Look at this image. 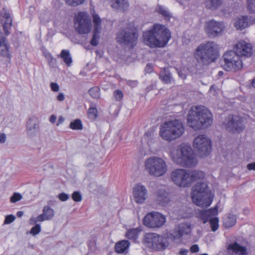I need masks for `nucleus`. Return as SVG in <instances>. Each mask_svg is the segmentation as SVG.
Masks as SVG:
<instances>
[{
	"label": "nucleus",
	"instance_id": "nucleus-1",
	"mask_svg": "<svg viewBox=\"0 0 255 255\" xmlns=\"http://www.w3.org/2000/svg\"><path fill=\"white\" fill-rule=\"evenodd\" d=\"M213 115L204 106H193L187 116V125L194 130L206 129L213 124Z\"/></svg>",
	"mask_w": 255,
	"mask_h": 255
},
{
	"label": "nucleus",
	"instance_id": "nucleus-2",
	"mask_svg": "<svg viewBox=\"0 0 255 255\" xmlns=\"http://www.w3.org/2000/svg\"><path fill=\"white\" fill-rule=\"evenodd\" d=\"M171 38L170 31L163 25L155 24L152 29L143 32V42L151 48L165 46Z\"/></svg>",
	"mask_w": 255,
	"mask_h": 255
},
{
	"label": "nucleus",
	"instance_id": "nucleus-3",
	"mask_svg": "<svg viewBox=\"0 0 255 255\" xmlns=\"http://www.w3.org/2000/svg\"><path fill=\"white\" fill-rule=\"evenodd\" d=\"M218 56V45L214 41L200 44L194 52V58L201 65H208L214 62Z\"/></svg>",
	"mask_w": 255,
	"mask_h": 255
},
{
	"label": "nucleus",
	"instance_id": "nucleus-4",
	"mask_svg": "<svg viewBox=\"0 0 255 255\" xmlns=\"http://www.w3.org/2000/svg\"><path fill=\"white\" fill-rule=\"evenodd\" d=\"M170 157L174 163L185 167H192L197 163L191 148L185 144L172 148Z\"/></svg>",
	"mask_w": 255,
	"mask_h": 255
},
{
	"label": "nucleus",
	"instance_id": "nucleus-5",
	"mask_svg": "<svg viewBox=\"0 0 255 255\" xmlns=\"http://www.w3.org/2000/svg\"><path fill=\"white\" fill-rule=\"evenodd\" d=\"M204 177V173L199 170L176 169L171 173V178L174 184L183 188L190 187L194 182Z\"/></svg>",
	"mask_w": 255,
	"mask_h": 255
},
{
	"label": "nucleus",
	"instance_id": "nucleus-6",
	"mask_svg": "<svg viewBox=\"0 0 255 255\" xmlns=\"http://www.w3.org/2000/svg\"><path fill=\"white\" fill-rule=\"evenodd\" d=\"M185 131L182 123L178 120L165 122L160 126L159 135L165 140L172 141L181 136Z\"/></svg>",
	"mask_w": 255,
	"mask_h": 255
},
{
	"label": "nucleus",
	"instance_id": "nucleus-7",
	"mask_svg": "<svg viewBox=\"0 0 255 255\" xmlns=\"http://www.w3.org/2000/svg\"><path fill=\"white\" fill-rule=\"evenodd\" d=\"M138 37L136 29L129 23L119 29L117 33L116 40L122 46L132 48L136 44Z\"/></svg>",
	"mask_w": 255,
	"mask_h": 255
},
{
	"label": "nucleus",
	"instance_id": "nucleus-8",
	"mask_svg": "<svg viewBox=\"0 0 255 255\" xmlns=\"http://www.w3.org/2000/svg\"><path fill=\"white\" fill-rule=\"evenodd\" d=\"M192 201L198 206L208 207L212 202L211 193L206 183L198 182L192 187Z\"/></svg>",
	"mask_w": 255,
	"mask_h": 255
},
{
	"label": "nucleus",
	"instance_id": "nucleus-9",
	"mask_svg": "<svg viewBox=\"0 0 255 255\" xmlns=\"http://www.w3.org/2000/svg\"><path fill=\"white\" fill-rule=\"evenodd\" d=\"M169 237V233L166 236H162L155 233H148L145 235L143 243L149 248L157 251H161L167 249L172 238Z\"/></svg>",
	"mask_w": 255,
	"mask_h": 255
},
{
	"label": "nucleus",
	"instance_id": "nucleus-10",
	"mask_svg": "<svg viewBox=\"0 0 255 255\" xmlns=\"http://www.w3.org/2000/svg\"><path fill=\"white\" fill-rule=\"evenodd\" d=\"M145 170L151 176L159 177L164 175L167 171L165 161L157 156H151L144 162Z\"/></svg>",
	"mask_w": 255,
	"mask_h": 255
},
{
	"label": "nucleus",
	"instance_id": "nucleus-11",
	"mask_svg": "<svg viewBox=\"0 0 255 255\" xmlns=\"http://www.w3.org/2000/svg\"><path fill=\"white\" fill-rule=\"evenodd\" d=\"M91 20L89 14L84 11L79 12L74 19V27L79 34L89 33L91 29Z\"/></svg>",
	"mask_w": 255,
	"mask_h": 255
},
{
	"label": "nucleus",
	"instance_id": "nucleus-12",
	"mask_svg": "<svg viewBox=\"0 0 255 255\" xmlns=\"http://www.w3.org/2000/svg\"><path fill=\"white\" fill-rule=\"evenodd\" d=\"M193 146L201 156H206L211 150V141L205 135H199L194 138Z\"/></svg>",
	"mask_w": 255,
	"mask_h": 255
},
{
	"label": "nucleus",
	"instance_id": "nucleus-13",
	"mask_svg": "<svg viewBox=\"0 0 255 255\" xmlns=\"http://www.w3.org/2000/svg\"><path fill=\"white\" fill-rule=\"evenodd\" d=\"M224 64L223 67L226 71H237L241 69L242 61L240 57L234 51L226 52L224 55Z\"/></svg>",
	"mask_w": 255,
	"mask_h": 255
},
{
	"label": "nucleus",
	"instance_id": "nucleus-14",
	"mask_svg": "<svg viewBox=\"0 0 255 255\" xmlns=\"http://www.w3.org/2000/svg\"><path fill=\"white\" fill-rule=\"evenodd\" d=\"M166 222L165 216L158 212L148 213L143 218V224L147 227L155 229L162 227Z\"/></svg>",
	"mask_w": 255,
	"mask_h": 255
},
{
	"label": "nucleus",
	"instance_id": "nucleus-15",
	"mask_svg": "<svg viewBox=\"0 0 255 255\" xmlns=\"http://www.w3.org/2000/svg\"><path fill=\"white\" fill-rule=\"evenodd\" d=\"M223 124L227 130L232 132H242L245 127L244 119L238 116L229 115Z\"/></svg>",
	"mask_w": 255,
	"mask_h": 255
},
{
	"label": "nucleus",
	"instance_id": "nucleus-16",
	"mask_svg": "<svg viewBox=\"0 0 255 255\" xmlns=\"http://www.w3.org/2000/svg\"><path fill=\"white\" fill-rule=\"evenodd\" d=\"M226 26L223 22L216 21L214 19L205 22V31L210 38H214L221 35Z\"/></svg>",
	"mask_w": 255,
	"mask_h": 255
},
{
	"label": "nucleus",
	"instance_id": "nucleus-17",
	"mask_svg": "<svg viewBox=\"0 0 255 255\" xmlns=\"http://www.w3.org/2000/svg\"><path fill=\"white\" fill-rule=\"evenodd\" d=\"M234 51L240 57H250L253 53V47L251 44L245 41L241 40L236 44Z\"/></svg>",
	"mask_w": 255,
	"mask_h": 255
},
{
	"label": "nucleus",
	"instance_id": "nucleus-18",
	"mask_svg": "<svg viewBox=\"0 0 255 255\" xmlns=\"http://www.w3.org/2000/svg\"><path fill=\"white\" fill-rule=\"evenodd\" d=\"M133 195L135 202L143 203L148 197V191L146 187L140 183L136 184L133 188Z\"/></svg>",
	"mask_w": 255,
	"mask_h": 255
},
{
	"label": "nucleus",
	"instance_id": "nucleus-19",
	"mask_svg": "<svg viewBox=\"0 0 255 255\" xmlns=\"http://www.w3.org/2000/svg\"><path fill=\"white\" fill-rule=\"evenodd\" d=\"M191 229V225L190 223H182L179 225L178 230L169 232V237L172 238L173 242H176L179 240L183 235L190 234Z\"/></svg>",
	"mask_w": 255,
	"mask_h": 255
},
{
	"label": "nucleus",
	"instance_id": "nucleus-20",
	"mask_svg": "<svg viewBox=\"0 0 255 255\" xmlns=\"http://www.w3.org/2000/svg\"><path fill=\"white\" fill-rule=\"evenodd\" d=\"M1 21L3 29L6 35L9 34V29L11 28L12 18L9 11L6 8H3L0 12Z\"/></svg>",
	"mask_w": 255,
	"mask_h": 255
},
{
	"label": "nucleus",
	"instance_id": "nucleus-21",
	"mask_svg": "<svg viewBox=\"0 0 255 255\" xmlns=\"http://www.w3.org/2000/svg\"><path fill=\"white\" fill-rule=\"evenodd\" d=\"M155 194L156 200L160 205L165 206L169 203L170 201L169 195L164 188L158 189Z\"/></svg>",
	"mask_w": 255,
	"mask_h": 255
},
{
	"label": "nucleus",
	"instance_id": "nucleus-22",
	"mask_svg": "<svg viewBox=\"0 0 255 255\" xmlns=\"http://www.w3.org/2000/svg\"><path fill=\"white\" fill-rule=\"evenodd\" d=\"M217 214V207H215L208 210L199 211L197 214V217L205 224L209 221L212 217L216 215Z\"/></svg>",
	"mask_w": 255,
	"mask_h": 255
},
{
	"label": "nucleus",
	"instance_id": "nucleus-23",
	"mask_svg": "<svg viewBox=\"0 0 255 255\" xmlns=\"http://www.w3.org/2000/svg\"><path fill=\"white\" fill-rule=\"evenodd\" d=\"M0 55L7 58L10 57L9 45L7 39L3 36L1 32H0Z\"/></svg>",
	"mask_w": 255,
	"mask_h": 255
},
{
	"label": "nucleus",
	"instance_id": "nucleus-24",
	"mask_svg": "<svg viewBox=\"0 0 255 255\" xmlns=\"http://www.w3.org/2000/svg\"><path fill=\"white\" fill-rule=\"evenodd\" d=\"M128 0H112L111 6L118 10L125 11L128 10L129 7Z\"/></svg>",
	"mask_w": 255,
	"mask_h": 255
},
{
	"label": "nucleus",
	"instance_id": "nucleus-25",
	"mask_svg": "<svg viewBox=\"0 0 255 255\" xmlns=\"http://www.w3.org/2000/svg\"><path fill=\"white\" fill-rule=\"evenodd\" d=\"M228 250L229 252H232L233 253L239 255H246L247 254L246 248L241 246L237 243L230 244L228 248Z\"/></svg>",
	"mask_w": 255,
	"mask_h": 255
},
{
	"label": "nucleus",
	"instance_id": "nucleus-26",
	"mask_svg": "<svg viewBox=\"0 0 255 255\" xmlns=\"http://www.w3.org/2000/svg\"><path fill=\"white\" fill-rule=\"evenodd\" d=\"M37 126V120L35 118H30L27 122L26 128L27 134L32 137L36 132V126Z\"/></svg>",
	"mask_w": 255,
	"mask_h": 255
},
{
	"label": "nucleus",
	"instance_id": "nucleus-27",
	"mask_svg": "<svg viewBox=\"0 0 255 255\" xmlns=\"http://www.w3.org/2000/svg\"><path fill=\"white\" fill-rule=\"evenodd\" d=\"M42 211L43 213L40 215L39 218L43 220V221L50 220L54 216V210L48 206H44Z\"/></svg>",
	"mask_w": 255,
	"mask_h": 255
},
{
	"label": "nucleus",
	"instance_id": "nucleus-28",
	"mask_svg": "<svg viewBox=\"0 0 255 255\" xmlns=\"http://www.w3.org/2000/svg\"><path fill=\"white\" fill-rule=\"evenodd\" d=\"M129 246V242L127 240H122L118 242L115 246L116 252L122 254L125 253Z\"/></svg>",
	"mask_w": 255,
	"mask_h": 255
},
{
	"label": "nucleus",
	"instance_id": "nucleus-29",
	"mask_svg": "<svg viewBox=\"0 0 255 255\" xmlns=\"http://www.w3.org/2000/svg\"><path fill=\"white\" fill-rule=\"evenodd\" d=\"M58 57H61L67 66H70L72 59L70 52L68 50H62Z\"/></svg>",
	"mask_w": 255,
	"mask_h": 255
},
{
	"label": "nucleus",
	"instance_id": "nucleus-30",
	"mask_svg": "<svg viewBox=\"0 0 255 255\" xmlns=\"http://www.w3.org/2000/svg\"><path fill=\"white\" fill-rule=\"evenodd\" d=\"M160 79L165 84H169L172 81V77L170 72L166 69L161 71L159 74Z\"/></svg>",
	"mask_w": 255,
	"mask_h": 255
},
{
	"label": "nucleus",
	"instance_id": "nucleus-31",
	"mask_svg": "<svg viewBox=\"0 0 255 255\" xmlns=\"http://www.w3.org/2000/svg\"><path fill=\"white\" fill-rule=\"evenodd\" d=\"M247 17L242 16L239 18L235 22V26L237 29L242 30L248 26Z\"/></svg>",
	"mask_w": 255,
	"mask_h": 255
},
{
	"label": "nucleus",
	"instance_id": "nucleus-32",
	"mask_svg": "<svg viewBox=\"0 0 255 255\" xmlns=\"http://www.w3.org/2000/svg\"><path fill=\"white\" fill-rule=\"evenodd\" d=\"M140 232V230L137 228L132 229L127 232L126 236L128 239L135 241L138 237Z\"/></svg>",
	"mask_w": 255,
	"mask_h": 255
},
{
	"label": "nucleus",
	"instance_id": "nucleus-33",
	"mask_svg": "<svg viewBox=\"0 0 255 255\" xmlns=\"http://www.w3.org/2000/svg\"><path fill=\"white\" fill-rule=\"evenodd\" d=\"M223 2V0H207L206 7L208 8L216 9L218 8Z\"/></svg>",
	"mask_w": 255,
	"mask_h": 255
},
{
	"label": "nucleus",
	"instance_id": "nucleus-34",
	"mask_svg": "<svg viewBox=\"0 0 255 255\" xmlns=\"http://www.w3.org/2000/svg\"><path fill=\"white\" fill-rule=\"evenodd\" d=\"M157 12L164 17L165 19L169 20L171 17L172 15L167 8L162 5H158L157 8Z\"/></svg>",
	"mask_w": 255,
	"mask_h": 255
},
{
	"label": "nucleus",
	"instance_id": "nucleus-35",
	"mask_svg": "<svg viewBox=\"0 0 255 255\" xmlns=\"http://www.w3.org/2000/svg\"><path fill=\"white\" fill-rule=\"evenodd\" d=\"M236 223V217L234 215L229 214L224 220V224L226 227L233 226Z\"/></svg>",
	"mask_w": 255,
	"mask_h": 255
},
{
	"label": "nucleus",
	"instance_id": "nucleus-36",
	"mask_svg": "<svg viewBox=\"0 0 255 255\" xmlns=\"http://www.w3.org/2000/svg\"><path fill=\"white\" fill-rule=\"evenodd\" d=\"M69 128L73 130H82L83 128L82 122L80 119H76L71 122Z\"/></svg>",
	"mask_w": 255,
	"mask_h": 255
},
{
	"label": "nucleus",
	"instance_id": "nucleus-37",
	"mask_svg": "<svg viewBox=\"0 0 255 255\" xmlns=\"http://www.w3.org/2000/svg\"><path fill=\"white\" fill-rule=\"evenodd\" d=\"M93 22L94 23V29L97 32H101V19L97 14L93 15Z\"/></svg>",
	"mask_w": 255,
	"mask_h": 255
},
{
	"label": "nucleus",
	"instance_id": "nucleus-38",
	"mask_svg": "<svg viewBox=\"0 0 255 255\" xmlns=\"http://www.w3.org/2000/svg\"><path fill=\"white\" fill-rule=\"evenodd\" d=\"M212 231L215 232L219 228V219L212 217L209 220Z\"/></svg>",
	"mask_w": 255,
	"mask_h": 255
},
{
	"label": "nucleus",
	"instance_id": "nucleus-39",
	"mask_svg": "<svg viewBox=\"0 0 255 255\" xmlns=\"http://www.w3.org/2000/svg\"><path fill=\"white\" fill-rule=\"evenodd\" d=\"M98 112L96 108L91 107L88 111V116L89 119L94 120L97 117Z\"/></svg>",
	"mask_w": 255,
	"mask_h": 255
},
{
	"label": "nucleus",
	"instance_id": "nucleus-40",
	"mask_svg": "<svg viewBox=\"0 0 255 255\" xmlns=\"http://www.w3.org/2000/svg\"><path fill=\"white\" fill-rule=\"evenodd\" d=\"M90 96L93 98L97 99L100 97V89L98 87H94L89 90Z\"/></svg>",
	"mask_w": 255,
	"mask_h": 255
},
{
	"label": "nucleus",
	"instance_id": "nucleus-41",
	"mask_svg": "<svg viewBox=\"0 0 255 255\" xmlns=\"http://www.w3.org/2000/svg\"><path fill=\"white\" fill-rule=\"evenodd\" d=\"M100 32H96V30H94L93 31V36L91 40L90 43L92 46H96L99 43V39L100 38L99 34Z\"/></svg>",
	"mask_w": 255,
	"mask_h": 255
},
{
	"label": "nucleus",
	"instance_id": "nucleus-42",
	"mask_svg": "<svg viewBox=\"0 0 255 255\" xmlns=\"http://www.w3.org/2000/svg\"><path fill=\"white\" fill-rule=\"evenodd\" d=\"M67 4L72 6H77L82 4L85 0H64Z\"/></svg>",
	"mask_w": 255,
	"mask_h": 255
},
{
	"label": "nucleus",
	"instance_id": "nucleus-43",
	"mask_svg": "<svg viewBox=\"0 0 255 255\" xmlns=\"http://www.w3.org/2000/svg\"><path fill=\"white\" fill-rule=\"evenodd\" d=\"M247 3L248 10L251 13H255V0H248Z\"/></svg>",
	"mask_w": 255,
	"mask_h": 255
},
{
	"label": "nucleus",
	"instance_id": "nucleus-44",
	"mask_svg": "<svg viewBox=\"0 0 255 255\" xmlns=\"http://www.w3.org/2000/svg\"><path fill=\"white\" fill-rule=\"evenodd\" d=\"M41 231V227L40 224H37L34 227H33L30 231V233L33 236H35L39 234Z\"/></svg>",
	"mask_w": 255,
	"mask_h": 255
},
{
	"label": "nucleus",
	"instance_id": "nucleus-45",
	"mask_svg": "<svg viewBox=\"0 0 255 255\" xmlns=\"http://www.w3.org/2000/svg\"><path fill=\"white\" fill-rule=\"evenodd\" d=\"M72 198L74 201L77 202H80L82 199V195L79 191L74 192L72 195Z\"/></svg>",
	"mask_w": 255,
	"mask_h": 255
},
{
	"label": "nucleus",
	"instance_id": "nucleus-46",
	"mask_svg": "<svg viewBox=\"0 0 255 255\" xmlns=\"http://www.w3.org/2000/svg\"><path fill=\"white\" fill-rule=\"evenodd\" d=\"M22 199V196L18 193H14L10 198V201L11 203H15Z\"/></svg>",
	"mask_w": 255,
	"mask_h": 255
},
{
	"label": "nucleus",
	"instance_id": "nucleus-47",
	"mask_svg": "<svg viewBox=\"0 0 255 255\" xmlns=\"http://www.w3.org/2000/svg\"><path fill=\"white\" fill-rule=\"evenodd\" d=\"M15 219V217L13 215H7L5 217L3 224H9L13 222Z\"/></svg>",
	"mask_w": 255,
	"mask_h": 255
},
{
	"label": "nucleus",
	"instance_id": "nucleus-48",
	"mask_svg": "<svg viewBox=\"0 0 255 255\" xmlns=\"http://www.w3.org/2000/svg\"><path fill=\"white\" fill-rule=\"evenodd\" d=\"M114 96L116 100L120 101L123 97V94L121 91L117 90L114 92Z\"/></svg>",
	"mask_w": 255,
	"mask_h": 255
},
{
	"label": "nucleus",
	"instance_id": "nucleus-49",
	"mask_svg": "<svg viewBox=\"0 0 255 255\" xmlns=\"http://www.w3.org/2000/svg\"><path fill=\"white\" fill-rule=\"evenodd\" d=\"M40 215L38 216L37 217H31L30 218L29 220V223L30 225H34L37 222H42L43 220H41L39 218Z\"/></svg>",
	"mask_w": 255,
	"mask_h": 255
},
{
	"label": "nucleus",
	"instance_id": "nucleus-50",
	"mask_svg": "<svg viewBox=\"0 0 255 255\" xmlns=\"http://www.w3.org/2000/svg\"><path fill=\"white\" fill-rule=\"evenodd\" d=\"M58 198L61 201H66L69 198V196L68 194L63 192L58 195Z\"/></svg>",
	"mask_w": 255,
	"mask_h": 255
},
{
	"label": "nucleus",
	"instance_id": "nucleus-51",
	"mask_svg": "<svg viewBox=\"0 0 255 255\" xmlns=\"http://www.w3.org/2000/svg\"><path fill=\"white\" fill-rule=\"evenodd\" d=\"M50 86L51 90L53 92H58L59 90V86L56 83L52 82Z\"/></svg>",
	"mask_w": 255,
	"mask_h": 255
},
{
	"label": "nucleus",
	"instance_id": "nucleus-52",
	"mask_svg": "<svg viewBox=\"0 0 255 255\" xmlns=\"http://www.w3.org/2000/svg\"><path fill=\"white\" fill-rule=\"evenodd\" d=\"M45 56L49 62L53 63L54 64L55 63L56 59L52 57L50 53H47L45 54Z\"/></svg>",
	"mask_w": 255,
	"mask_h": 255
},
{
	"label": "nucleus",
	"instance_id": "nucleus-53",
	"mask_svg": "<svg viewBox=\"0 0 255 255\" xmlns=\"http://www.w3.org/2000/svg\"><path fill=\"white\" fill-rule=\"evenodd\" d=\"M199 251V247L197 245H194L190 248V251L192 253H195L198 252Z\"/></svg>",
	"mask_w": 255,
	"mask_h": 255
},
{
	"label": "nucleus",
	"instance_id": "nucleus-54",
	"mask_svg": "<svg viewBox=\"0 0 255 255\" xmlns=\"http://www.w3.org/2000/svg\"><path fill=\"white\" fill-rule=\"evenodd\" d=\"M126 82L127 85L130 86L131 87H135L137 85V81L128 80Z\"/></svg>",
	"mask_w": 255,
	"mask_h": 255
},
{
	"label": "nucleus",
	"instance_id": "nucleus-55",
	"mask_svg": "<svg viewBox=\"0 0 255 255\" xmlns=\"http://www.w3.org/2000/svg\"><path fill=\"white\" fill-rule=\"evenodd\" d=\"M247 168L249 170H255V162L248 164Z\"/></svg>",
	"mask_w": 255,
	"mask_h": 255
},
{
	"label": "nucleus",
	"instance_id": "nucleus-56",
	"mask_svg": "<svg viewBox=\"0 0 255 255\" xmlns=\"http://www.w3.org/2000/svg\"><path fill=\"white\" fill-rule=\"evenodd\" d=\"M57 99L59 101H63L65 99L64 94L62 93H60L57 97Z\"/></svg>",
	"mask_w": 255,
	"mask_h": 255
},
{
	"label": "nucleus",
	"instance_id": "nucleus-57",
	"mask_svg": "<svg viewBox=\"0 0 255 255\" xmlns=\"http://www.w3.org/2000/svg\"><path fill=\"white\" fill-rule=\"evenodd\" d=\"M64 120H65L63 116H60L58 118V121L56 124V126H58L59 125L63 123L64 122Z\"/></svg>",
	"mask_w": 255,
	"mask_h": 255
},
{
	"label": "nucleus",
	"instance_id": "nucleus-58",
	"mask_svg": "<svg viewBox=\"0 0 255 255\" xmlns=\"http://www.w3.org/2000/svg\"><path fill=\"white\" fill-rule=\"evenodd\" d=\"M6 136L4 133H0V143H4L5 141Z\"/></svg>",
	"mask_w": 255,
	"mask_h": 255
},
{
	"label": "nucleus",
	"instance_id": "nucleus-59",
	"mask_svg": "<svg viewBox=\"0 0 255 255\" xmlns=\"http://www.w3.org/2000/svg\"><path fill=\"white\" fill-rule=\"evenodd\" d=\"M56 119H57L56 116L54 115H52L50 117L49 121L51 123L54 124L55 123Z\"/></svg>",
	"mask_w": 255,
	"mask_h": 255
},
{
	"label": "nucleus",
	"instance_id": "nucleus-60",
	"mask_svg": "<svg viewBox=\"0 0 255 255\" xmlns=\"http://www.w3.org/2000/svg\"><path fill=\"white\" fill-rule=\"evenodd\" d=\"M188 253V250L184 249H182L179 252L180 255H187Z\"/></svg>",
	"mask_w": 255,
	"mask_h": 255
},
{
	"label": "nucleus",
	"instance_id": "nucleus-61",
	"mask_svg": "<svg viewBox=\"0 0 255 255\" xmlns=\"http://www.w3.org/2000/svg\"><path fill=\"white\" fill-rule=\"evenodd\" d=\"M181 5H184L186 4V0H176Z\"/></svg>",
	"mask_w": 255,
	"mask_h": 255
},
{
	"label": "nucleus",
	"instance_id": "nucleus-62",
	"mask_svg": "<svg viewBox=\"0 0 255 255\" xmlns=\"http://www.w3.org/2000/svg\"><path fill=\"white\" fill-rule=\"evenodd\" d=\"M17 216L18 217H21L23 216V212L22 211H18L17 214Z\"/></svg>",
	"mask_w": 255,
	"mask_h": 255
},
{
	"label": "nucleus",
	"instance_id": "nucleus-63",
	"mask_svg": "<svg viewBox=\"0 0 255 255\" xmlns=\"http://www.w3.org/2000/svg\"><path fill=\"white\" fill-rule=\"evenodd\" d=\"M252 85L255 89V77L252 80Z\"/></svg>",
	"mask_w": 255,
	"mask_h": 255
},
{
	"label": "nucleus",
	"instance_id": "nucleus-64",
	"mask_svg": "<svg viewBox=\"0 0 255 255\" xmlns=\"http://www.w3.org/2000/svg\"><path fill=\"white\" fill-rule=\"evenodd\" d=\"M178 75L180 77H181L182 78H184L185 77V75L182 74L181 72H178Z\"/></svg>",
	"mask_w": 255,
	"mask_h": 255
}]
</instances>
